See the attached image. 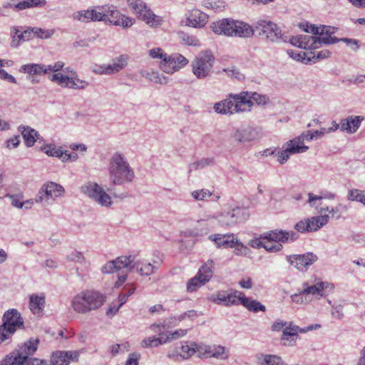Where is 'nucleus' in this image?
<instances>
[{
    "label": "nucleus",
    "instance_id": "30",
    "mask_svg": "<svg viewBox=\"0 0 365 365\" xmlns=\"http://www.w3.org/2000/svg\"><path fill=\"white\" fill-rule=\"evenodd\" d=\"M100 15H98V10H83L75 12L73 14V18L75 20L81 22H90V21H100Z\"/></svg>",
    "mask_w": 365,
    "mask_h": 365
},
{
    "label": "nucleus",
    "instance_id": "6",
    "mask_svg": "<svg viewBox=\"0 0 365 365\" xmlns=\"http://www.w3.org/2000/svg\"><path fill=\"white\" fill-rule=\"evenodd\" d=\"M215 58L210 50L200 51L191 62L192 72L198 79H205L210 76Z\"/></svg>",
    "mask_w": 365,
    "mask_h": 365
},
{
    "label": "nucleus",
    "instance_id": "20",
    "mask_svg": "<svg viewBox=\"0 0 365 365\" xmlns=\"http://www.w3.org/2000/svg\"><path fill=\"white\" fill-rule=\"evenodd\" d=\"M365 117L361 115H349L340 122V130L347 133H354L359 129Z\"/></svg>",
    "mask_w": 365,
    "mask_h": 365
},
{
    "label": "nucleus",
    "instance_id": "44",
    "mask_svg": "<svg viewBox=\"0 0 365 365\" xmlns=\"http://www.w3.org/2000/svg\"><path fill=\"white\" fill-rule=\"evenodd\" d=\"M138 18L150 26H156L160 24L158 17L148 7L141 13V15Z\"/></svg>",
    "mask_w": 365,
    "mask_h": 365
},
{
    "label": "nucleus",
    "instance_id": "7",
    "mask_svg": "<svg viewBox=\"0 0 365 365\" xmlns=\"http://www.w3.org/2000/svg\"><path fill=\"white\" fill-rule=\"evenodd\" d=\"M65 190L62 185L52 181L44 183L36 195V203L43 206L51 205L58 198L63 196Z\"/></svg>",
    "mask_w": 365,
    "mask_h": 365
},
{
    "label": "nucleus",
    "instance_id": "36",
    "mask_svg": "<svg viewBox=\"0 0 365 365\" xmlns=\"http://www.w3.org/2000/svg\"><path fill=\"white\" fill-rule=\"evenodd\" d=\"M259 365H288L282 357L274 354H261L257 356Z\"/></svg>",
    "mask_w": 365,
    "mask_h": 365
},
{
    "label": "nucleus",
    "instance_id": "50",
    "mask_svg": "<svg viewBox=\"0 0 365 365\" xmlns=\"http://www.w3.org/2000/svg\"><path fill=\"white\" fill-rule=\"evenodd\" d=\"M348 209L349 207L347 205L339 203L335 207H322L320 210V213H322L324 211H328L329 214H331L332 217H334L336 214L346 212Z\"/></svg>",
    "mask_w": 365,
    "mask_h": 365
},
{
    "label": "nucleus",
    "instance_id": "57",
    "mask_svg": "<svg viewBox=\"0 0 365 365\" xmlns=\"http://www.w3.org/2000/svg\"><path fill=\"white\" fill-rule=\"evenodd\" d=\"M66 259L70 262H75L82 264L86 261L83 254L79 251H73L66 256Z\"/></svg>",
    "mask_w": 365,
    "mask_h": 365
},
{
    "label": "nucleus",
    "instance_id": "12",
    "mask_svg": "<svg viewBox=\"0 0 365 365\" xmlns=\"http://www.w3.org/2000/svg\"><path fill=\"white\" fill-rule=\"evenodd\" d=\"M262 137L261 128L250 125H242L237 128L232 135V138L238 143H249Z\"/></svg>",
    "mask_w": 365,
    "mask_h": 365
},
{
    "label": "nucleus",
    "instance_id": "2",
    "mask_svg": "<svg viewBox=\"0 0 365 365\" xmlns=\"http://www.w3.org/2000/svg\"><path fill=\"white\" fill-rule=\"evenodd\" d=\"M210 27L212 31L217 35L244 38H250L255 35L254 25L250 26L247 23L232 19H223L213 22Z\"/></svg>",
    "mask_w": 365,
    "mask_h": 365
},
{
    "label": "nucleus",
    "instance_id": "11",
    "mask_svg": "<svg viewBox=\"0 0 365 365\" xmlns=\"http://www.w3.org/2000/svg\"><path fill=\"white\" fill-rule=\"evenodd\" d=\"M329 36H316L309 35H299L292 36L289 42L294 46L304 49H316L322 43L329 45Z\"/></svg>",
    "mask_w": 365,
    "mask_h": 365
},
{
    "label": "nucleus",
    "instance_id": "37",
    "mask_svg": "<svg viewBox=\"0 0 365 365\" xmlns=\"http://www.w3.org/2000/svg\"><path fill=\"white\" fill-rule=\"evenodd\" d=\"M19 130L21 132L27 147H32L38 137V133L29 126H20Z\"/></svg>",
    "mask_w": 365,
    "mask_h": 365
},
{
    "label": "nucleus",
    "instance_id": "49",
    "mask_svg": "<svg viewBox=\"0 0 365 365\" xmlns=\"http://www.w3.org/2000/svg\"><path fill=\"white\" fill-rule=\"evenodd\" d=\"M145 78L155 83L167 84L169 81L168 77L160 75L158 71L147 73Z\"/></svg>",
    "mask_w": 365,
    "mask_h": 365
},
{
    "label": "nucleus",
    "instance_id": "28",
    "mask_svg": "<svg viewBox=\"0 0 365 365\" xmlns=\"http://www.w3.org/2000/svg\"><path fill=\"white\" fill-rule=\"evenodd\" d=\"M129 56L126 54L120 55L112 60V63L108 66V75L118 73L128 65Z\"/></svg>",
    "mask_w": 365,
    "mask_h": 365
},
{
    "label": "nucleus",
    "instance_id": "10",
    "mask_svg": "<svg viewBox=\"0 0 365 365\" xmlns=\"http://www.w3.org/2000/svg\"><path fill=\"white\" fill-rule=\"evenodd\" d=\"M81 191L98 205L108 207L112 204L111 197L104 189L96 182H88L81 187Z\"/></svg>",
    "mask_w": 365,
    "mask_h": 365
},
{
    "label": "nucleus",
    "instance_id": "4",
    "mask_svg": "<svg viewBox=\"0 0 365 365\" xmlns=\"http://www.w3.org/2000/svg\"><path fill=\"white\" fill-rule=\"evenodd\" d=\"M261 238L269 242H264V248L270 252H277L282 249L281 243L293 242L299 238V234L293 230H272L264 233Z\"/></svg>",
    "mask_w": 365,
    "mask_h": 365
},
{
    "label": "nucleus",
    "instance_id": "5",
    "mask_svg": "<svg viewBox=\"0 0 365 365\" xmlns=\"http://www.w3.org/2000/svg\"><path fill=\"white\" fill-rule=\"evenodd\" d=\"M2 320L3 324L0 325V344L9 343L15 331L24 327V320L20 313L14 309L6 311Z\"/></svg>",
    "mask_w": 365,
    "mask_h": 365
},
{
    "label": "nucleus",
    "instance_id": "25",
    "mask_svg": "<svg viewBox=\"0 0 365 365\" xmlns=\"http://www.w3.org/2000/svg\"><path fill=\"white\" fill-rule=\"evenodd\" d=\"M38 343V339L31 338L23 344L19 346V348L16 349L17 352L27 360L29 356L33 355L36 352Z\"/></svg>",
    "mask_w": 365,
    "mask_h": 365
},
{
    "label": "nucleus",
    "instance_id": "15",
    "mask_svg": "<svg viewBox=\"0 0 365 365\" xmlns=\"http://www.w3.org/2000/svg\"><path fill=\"white\" fill-rule=\"evenodd\" d=\"M189 63V61L180 53L168 55L164 62H160V69L167 73L172 74L184 67Z\"/></svg>",
    "mask_w": 365,
    "mask_h": 365
},
{
    "label": "nucleus",
    "instance_id": "23",
    "mask_svg": "<svg viewBox=\"0 0 365 365\" xmlns=\"http://www.w3.org/2000/svg\"><path fill=\"white\" fill-rule=\"evenodd\" d=\"M111 9L110 17H109L107 21L113 25L120 26L123 28L130 27L133 24V20L129 17L122 15L116 7L111 8Z\"/></svg>",
    "mask_w": 365,
    "mask_h": 365
},
{
    "label": "nucleus",
    "instance_id": "59",
    "mask_svg": "<svg viewBox=\"0 0 365 365\" xmlns=\"http://www.w3.org/2000/svg\"><path fill=\"white\" fill-rule=\"evenodd\" d=\"M212 357L220 359H226L228 355L225 353V347L222 346H213V352H212Z\"/></svg>",
    "mask_w": 365,
    "mask_h": 365
},
{
    "label": "nucleus",
    "instance_id": "42",
    "mask_svg": "<svg viewBox=\"0 0 365 365\" xmlns=\"http://www.w3.org/2000/svg\"><path fill=\"white\" fill-rule=\"evenodd\" d=\"M46 4V0H24L17 3L14 7L17 11H22L33 7H42Z\"/></svg>",
    "mask_w": 365,
    "mask_h": 365
},
{
    "label": "nucleus",
    "instance_id": "13",
    "mask_svg": "<svg viewBox=\"0 0 365 365\" xmlns=\"http://www.w3.org/2000/svg\"><path fill=\"white\" fill-rule=\"evenodd\" d=\"M217 221L215 216L205 214L197 220L195 226L192 229H187L184 232L185 237H200L207 234L212 229Z\"/></svg>",
    "mask_w": 365,
    "mask_h": 365
},
{
    "label": "nucleus",
    "instance_id": "41",
    "mask_svg": "<svg viewBox=\"0 0 365 365\" xmlns=\"http://www.w3.org/2000/svg\"><path fill=\"white\" fill-rule=\"evenodd\" d=\"M298 326H289L285 327L282 331V341H289L288 336L292 337L288 344L289 346H294L296 343L297 339L299 337L297 334Z\"/></svg>",
    "mask_w": 365,
    "mask_h": 365
},
{
    "label": "nucleus",
    "instance_id": "1",
    "mask_svg": "<svg viewBox=\"0 0 365 365\" xmlns=\"http://www.w3.org/2000/svg\"><path fill=\"white\" fill-rule=\"evenodd\" d=\"M108 173L110 180L114 185L132 182L135 178L134 169L125 156L120 152H115L110 157Z\"/></svg>",
    "mask_w": 365,
    "mask_h": 365
},
{
    "label": "nucleus",
    "instance_id": "27",
    "mask_svg": "<svg viewBox=\"0 0 365 365\" xmlns=\"http://www.w3.org/2000/svg\"><path fill=\"white\" fill-rule=\"evenodd\" d=\"M239 301L240 302L241 304L246 307L250 312L256 313L259 311H266L265 306L261 304L259 302L245 297L242 292L239 293Z\"/></svg>",
    "mask_w": 365,
    "mask_h": 365
},
{
    "label": "nucleus",
    "instance_id": "39",
    "mask_svg": "<svg viewBox=\"0 0 365 365\" xmlns=\"http://www.w3.org/2000/svg\"><path fill=\"white\" fill-rule=\"evenodd\" d=\"M156 267L150 262L144 261H136L135 262V269L141 276H149L154 272Z\"/></svg>",
    "mask_w": 365,
    "mask_h": 365
},
{
    "label": "nucleus",
    "instance_id": "55",
    "mask_svg": "<svg viewBox=\"0 0 365 365\" xmlns=\"http://www.w3.org/2000/svg\"><path fill=\"white\" fill-rule=\"evenodd\" d=\"M247 96L251 103L253 101L256 102L258 105H264L267 103V98L265 96L259 94L257 93H250L247 91Z\"/></svg>",
    "mask_w": 365,
    "mask_h": 365
},
{
    "label": "nucleus",
    "instance_id": "63",
    "mask_svg": "<svg viewBox=\"0 0 365 365\" xmlns=\"http://www.w3.org/2000/svg\"><path fill=\"white\" fill-rule=\"evenodd\" d=\"M330 52L328 50H322L317 52L309 51V54L312 58L313 62H316L319 59H324L330 56Z\"/></svg>",
    "mask_w": 365,
    "mask_h": 365
},
{
    "label": "nucleus",
    "instance_id": "58",
    "mask_svg": "<svg viewBox=\"0 0 365 365\" xmlns=\"http://www.w3.org/2000/svg\"><path fill=\"white\" fill-rule=\"evenodd\" d=\"M29 31L31 34L33 33L34 36L43 38H48L53 34V31L44 30L41 28H33Z\"/></svg>",
    "mask_w": 365,
    "mask_h": 365
},
{
    "label": "nucleus",
    "instance_id": "61",
    "mask_svg": "<svg viewBox=\"0 0 365 365\" xmlns=\"http://www.w3.org/2000/svg\"><path fill=\"white\" fill-rule=\"evenodd\" d=\"M71 79V88L72 89H85L89 85L87 81L78 78L77 76L72 77Z\"/></svg>",
    "mask_w": 365,
    "mask_h": 365
},
{
    "label": "nucleus",
    "instance_id": "16",
    "mask_svg": "<svg viewBox=\"0 0 365 365\" xmlns=\"http://www.w3.org/2000/svg\"><path fill=\"white\" fill-rule=\"evenodd\" d=\"M317 256L312 252L287 256V262L301 272L307 271L308 267L317 262Z\"/></svg>",
    "mask_w": 365,
    "mask_h": 365
},
{
    "label": "nucleus",
    "instance_id": "60",
    "mask_svg": "<svg viewBox=\"0 0 365 365\" xmlns=\"http://www.w3.org/2000/svg\"><path fill=\"white\" fill-rule=\"evenodd\" d=\"M6 197H9L11 200V204L13 207L17 208H23L22 201L24 199V196L22 194L18 195H10L8 194L6 195Z\"/></svg>",
    "mask_w": 365,
    "mask_h": 365
},
{
    "label": "nucleus",
    "instance_id": "38",
    "mask_svg": "<svg viewBox=\"0 0 365 365\" xmlns=\"http://www.w3.org/2000/svg\"><path fill=\"white\" fill-rule=\"evenodd\" d=\"M329 216L328 215H321L317 217L307 218V222L310 228L309 232H314L327 225L329 222Z\"/></svg>",
    "mask_w": 365,
    "mask_h": 365
},
{
    "label": "nucleus",
    "instance_id": "33",
    "mask_svg": "<svg viewBox=\"0 0 365 365\" xmlns=\"http://www.w3.org/2000/svg\"><path fill=\"white\" fill-rule=\"evenodd\" d=\"M117 270L124 269L125 273L135 269V257L132 255L120 256L114 259Z\"/></svg>",
    "mask_w": 365,
    "mask_h": 365
},
{
    "label": "nucleus",
    "instance_id": "47",
    "mask_svg": "<svg viewBox=\"0 0 365 365\" xmlns=\"http://www.w3.org/2000/svg\"><path fill=\"white\" fill-rule=\"evenodd\" d=\"M287 53L292 58L304 63H307L312 61L309 52L288 50Z\"/></svg>",
    "mask_w": 365,
    "mask_h": 365
},
{
    "label": "nucleus",
    "instance_id": "34",
    "mask_svg": "<svg viewBox=\"0 0 365 365\" xmlns=\"http://www.w3.org/2000/svg\"><path fill=\"white\" fill-rule=\"evenodd\" d=\"M302 138L296 137L284 145L290 154L302 153L308 150L309 147L300 140Z\"/></svg>",
    "mask_w": 365,
    "mask_h": 365
},
{
    "label": "nucleus",
    "instance_id": "21",
    "mask_svg": "<svg viewBox=\"0 0 365 365\" xmlns=\"http://www.w3.org/2000/svg\"><path fill=\"white\" fill-rule=\"evenodd\" d=\"M85 296H86L87 304H88V307H89V309H88V312L98 309L106 302L105 296L96 291H86Z\"/></svg>",
    "mask_w": 365,
    "mask_h": 365
},
{
    "label": "nucleus",
    "instance_id": "24",
    "mask_svg": "<svg viewBox=\"0 0 365 365\" xmlns=\"http://www.w3.org/2000/svg\"><path fill=\"white\" fill-rule=\"evenodd\" d=\"M209 239L214 241L219 248L234 247L237 242V239L233 235L214 234L210 235Z\"/></svg>",
    "mask_w": 365,
    "mask_h": 365
},
{
    "label": "nucleus",
    "instance_id": "9",
    "mask_svg": "<svg viewBox=\"0 0 365 365\" xmlns=\"http://www.w3.org/2000/svg\"><path fill=\"white\" fill-rule=\"evenodd\" d=\"M213 267V261L209 259L199 269L197 275L187 282V290L190 292H192L207 282L212 277Z\"/></svg>",
    "mask_w": 365,
    "mask_h": 365
},
{
    "label": "nucleus",
    "instance_id": "45",
    "mask_svg": "<svg viewBox=\"0 0 365 365\" xmlns=\"http://www.w3.org/2000/svg\"><path fill=\"white\" fill-rule=\"evenodd\" d=\"M329 39H331L330 44H334L336 43L342 41L345 43L347 46H349L351 49L354 51H358L360 47V41L357 39L349 38H338L335 36H329Z\"/></svg>",
    "mask_w": 365,
    "mask_h": 365
},
{
    "label": "nucleus",
    "instance_id": "31",
    "mask_svg": "<svg viewBox=\"0 0 365 365\" xmlns=\"http://www.w3.org/2000/svg\"><path fill=\"white\" fill-rule=\"evenodd\" d=\"M86 295V291L79 293L76 295L71 302V306L73 310L80 314L88 313V304H87V299Z\"/></svg>",
    "mask_w": 365,
    "mask_h": 365
},
{
    "label": "nucleus",
    "instance_id": "64",
    "mask_svg": "<svg viewBox=\"0 0 365 365\" xmlns=\"http://www.w3.org/2000/svg\"><path fill=\"white\" fill-rule=\"evenodd\" d=\"M234 247H235L234 252L237 255L246 256L251 252L250 250L247 247L245 246L242 243L239 242L237 240V242L235 244Z\"/></svg>",
    "mask_w": 365,
    "mask_h": 365
},
{
    "label": "nucleus",
    "instance_id": "3",
    "mask_svg": "<svg viewBox=\"0 0 365 365\" xmlns=\"http://www.w3.org/2000/svg\"><path fill=\"white\" fill-rule=\"evenodd\" d=\"M252 107V103L249 100L247 91H242L237 94H229L227 98L216 103L214 109L220 114L232 115L249 111Z\"/></svg>",
    "mask_w": 365,
    "mask_h": 365
},
{
    "label": "nucleus",
    "instance_id": "29",
    "mask_svg": "<svg viewBox=\"0 0 365 365\" xmlns=\"http://www.w3.org/2000/svg\"><path fill=\"white\" fill-rule=\"evenodd\" d=\"M45 296L33 294L29 297V309L34 314H41L45 307Z\"/></svg>",
    "mask_w": 365,
    "mask_h": 365
},
{
    "label": "nucleus",
    "instance_id": "51",
    "mask_svg": "<svg viewBox=\"0 0 365 365\" xmlns=\"http://www.w3.org/2000/svg\"><path fill=\"white\" fill-rule=\"evenodd\" d=\"M111 8H115L114 6H108L105 5L102 6H98L96 8V10H98V15H100L101 16L100 18V21H106L108 20L109 17H110L111 14Z\"/></svg>",
    "mask_w": 365,
    "mask_h": 365
},
{
    "label": "nucleus",
    "instance_id": "26",
    "mask_svg": "<svg viewBox=\"0 0 365 365\" xmlns=\"http://www.w3.org/2000/svg\"><path fill=\"white\" fill-rule=\"evenodd\" d=\"M207 21V16L198 9H192L190 11L187 17V22L190 26L193 27H202Z\"/></svg>",
    "mask_w": 365,
    "mask_h": 365
},
{
    "label": "nucleus",
    "instance_id": "18",
    "mask_svg": "<svg viewBox=\"0 0 365 365\" xmlns=\"http://www.w3.org/2000/svg\"><path fill=\"white\" fill-rule=\"evenodd\" d=\"M79 353L77 351H58L53 353L51 358V365H68L71 361H77Z\"/></svg>",
    "mask_w": 365,
    "mask_h": 365
},
{
    "label": "nucleus",
    "instance_id": "19",
    "mask_svg": "<svg viewBox=\"0 0 365 365\" xmlns=\"http://www.w3.org/2000/svg\"><path fill=\"white\" fill-rule=\"evenodd\" d=\"M239 293L241 292L235 291L233 293L227 294L225 292H219L210 297V300L219 305L231 306L238 304L240 299Z\"/></svg>",
    "mask_w": 365,
    "mask_h": 365
},
{
    "label": "nucleus",
    "instance_id": "48",
    "mask_svg": "<svg viewBox=\"0 0 365 365\" xmlns=\"http://www.w3.org/2000/svg\"><path fill=\"white\" fill-rule=\"evenodd\" d=\"M128 4L129 7L133 12L139 17L141 13L147 8V6L141 0H128Z\"/></svg>",
    "mask_w": 365,
    "mask_h": 365
},
{
    "label": "nucleus",
    "instance_id": "35",
    "mask_svg": "<svg viewBox=\"0 0 365 365\" xmlns=\"http://www.w3.org/2000/svg\"><path fill=\"white\" fill-rule=\"evenodd\" d=\"M336 29L328 26L320 25L317 26L314 24H309L308 30L307 33H310L313 35H317V36H332Z\"/></svg>",
    "mask_w": 365,
    "mask_h": 365
},
{
    "label": "nucleus",
    "instance_id": "17",
    "mask_svg": "<svg viewBox=\"0 0 365 365\" xmlns=\"http://www.w3.org/2000/svg\"><path fill=\"white\" fill-rule=\"evenodd\" d=\"M198 351L199 346L195 342L185 341L180 347V352H168L167 356L175 361L179 360L180 357L182 359H187Z\"/></svg>",
    "mask_w": 365,
    "mask_h": 365
},
{
    "label": "nucleus",
    "instance_id": "53",
    "mask_svg": "<svg viewBox=\"0 0 365 365\" xmlns=\"http://www.w3.org/2000/svg\"><path fill=\"white\" fill-rule=\"evenodd\" d=\"M212 195V192L207 189L195 190L191 192V196L195 200H205Z\"/></svg>",
    "mask_w": 365,
    "mask_h": 365
},
{
    "label": "nucleus",
    "instance_id": "56",
    "mask_svg": "<svg viewBox=\"0 0 365 365\" xmlns=\"http://www.w3.org/2000/svg\"><path fill=\"white\" fill-rule=\"evenodd\" d=\"M212 159L204 158L200 160L194 162L189 165V172H192L193 170H197L198 169H202L205 168L206 165H209L212 162Z\"/></svg>",
    "mask_w": 365,
    "mask_h": 365
},
{
    "label": "nucleus",
    "instance_id": "22",
    "mask_svg": "<svg viewBox=\"0 0 365 365\" xmlns=\"http://www.w3.org/2000/svg\"><path fill=\"white\" fill-rule=\"evenodd\" d=\"M329 287V284L328 282H319L311 285L308 282H304L302 293L316 297H322L324 294V289H327Z\"/></svg>",
    "mask_w": 365,
    "mask_h": 365
},
{
    "label": "nucleus",
    "instance_id": "43",
    "mask_svg": "<svg viewBox=\"0 0 365 365\" xmlns=\"http://www.w3.org/2000/svg\"><path fill=\"white\" fill-rule=\"evenodd\" d=\"M72 77H69L62 73H53L49 77L51 81L57 83L58 86L71 88Z\"/></svg>",
    "mask_w": 365,
    "mask_h": 365
},
{
    "label": "nucleus",
    "instance_id": "32",
    "mask_svg": "<svg viewBox=\"0 0 365 365\" xmlns=\"http://www.w3.org/2000/svg\"><path fill=\"white\" fill-rule=\"evenodd\" d=\"M21 73H27L29 75H46L47 65L43 63H29L21 66L19 68Z\"/></svg>",
    "mask_w": 365,
    "mask_h": 365
},
{
    "label": "nucleus",
    "instance_id": "8",
    "mask_svg": "<svg viewBox=\"0 0 365 365\" xmlns=\"http://www.w3.org/2000/svg\"><path fill=\"white\" fill-rule=\"evenodd\" d=\"M255 31L260 30L259 35H265L267 41L272 43L286 42V37L282 34L281 29L274 22L258 20L254 24Z\"/></svg>",
    "mask_w": 365,
    "mask_h": 365
},
{
    "label": "nucleus",
    "instance_id": "14",
    "mask_svg": "<svg viewBox=\"0 0 365 365\" xmlns=\"http://www.w3.org/2000/svg\"><path fill=\"white\" fill-rule=\"evenodd\" d=\"M245 211L242 207H235L221 212L216 218L221 226L232 227L245 220Z\"/></svg>",
    "mask_w": 365,
    "mask_h": 365
},
{
    "label": "nucleus",
    "instance_id": "46",
    "mask_svg": "<svg viewBox=\"0 0 365 365\" xmlns=\"http://www.w3.org/2000/svg\"><path fill=\"white\" fill-rule=\"evenodd\" d=\"M41 150L43 151L48 156L56 157L62 160L64 151L61 148H56L53 144H47L41 148Z\"/></svg>",
    "mask_w": 365,
    "mask_h": 365
},
{
    "label": "nucleus",
    "instance_id": "52",
    "mask_svg": "<svg viewBox=\"0 0 365 365\" xmlns=\"http://www.w3.org/2000/svg\"><path fill=\"white\" fill-rule=\"evenodd\" d=\"M111 8H115L114 6H108L105 5L102 6H98L96 8V10H98V15H100L101 16L100 18V21H106L108 20L109 17H110L111 14Z\"/></svg>",
    "mask_w": 365,
    "mask_h": 365
},
{
    "label": "nucleus",
    "instance_id": "40",
    "mask_svg": "<svg viewBox=\"0 0 365 365\" xmlns=\"http://www.w3.org/2000/svg\"><path fill=\"white\" fill-rule=\"evenodd\" d=\"M26 362L25 357L22 356L17 350L7 356L1 363V365H24Z\"/></svg>",
    "mask_w": 365,
    "mask_h": 365
},
{
    "label": "nucleus",
    "instance_id": "54",
    "mask_svg": "<svg viewBox=\"0 0 365 365\" xmlns=\"http://www.w3.org/2000/svg\"><path fill=\"white\" fill-rule=\"evenodd\" d=\"M309 200L308 202L309 203L310 206H315V202L317 200H320L323 198L329 199V200H333L335 198V194L331 192H326L323 196H318L315 195L313 193H309Z\"/></svg>",
    "mask_w": 365,
    "mask_h": 365
},
{
    "label": "nucleus",
    "instance_id": "62",
    "mask_svg": "<svg viewBox=\"0 0 365 365\" xmlns=\"http://www.w3.org/2000/svg\"><path fill=\"white\" fill-rule=\"evenodd\" d=\"M222 71L225 72L228 76L235 78L239 81L245 78L244 75L240 71V70L234 67L224 68Z\"/></svg>",
    "mask_w": 365,
    "mask_h": 365
}]
</instances>
